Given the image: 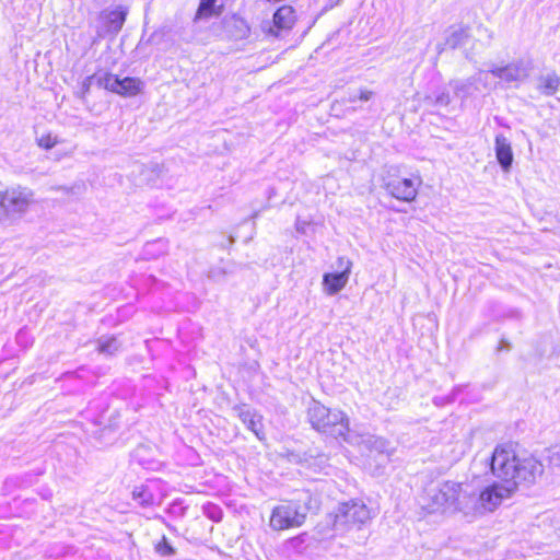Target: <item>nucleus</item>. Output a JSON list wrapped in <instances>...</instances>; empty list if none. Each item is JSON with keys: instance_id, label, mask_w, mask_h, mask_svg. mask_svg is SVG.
<instances>
[{"instance_id": "obj_23", "label": "nucleus", "mask_w": 560, "mask_h": 560, "mask_svg": "<svg viewBox=\"0 0 560 560\" xmlns=\"http://www.w3.org/2000/svg\"><path fill=\"white\" fill-rule=\"evenodd\" d=\"M234 272V264L221 261L220 265L213 266L208 271V278L213 281H221L226 275Z\"/></svg>"}, {"instance_id": "obj_36", "label": "nucleus", "mask_w": 560, "mask_h": 560, "mask_svg": "<svg viewBox=\"0 0 560 560\" xmlns=\"http://www.w3.org/2000/svg\"><path fill=\"white\" fill-rule=\"evenodd\" d=\"M26 337H27V332L25 330L21 329L16 334V341L19 343H22V342L27 343Z\"/></svg>"}, {"instance_id": "obj_21", "label": "nucleus", "mask_w": 560, "mask_h": 560, "mask_svg": "<svg viewBox=\"0 0 560 560\" xmlns=\"http://www.w3.org/2000/svg\"><path fill=\"white\" fill-rule=\"evenodd\" d=\"M424 103L434 107H446L451 102L450 92L445 88H439L425 95Z\"/></svg>"}, {"instance_id": "obj_41", "label": "nucleus", "mask_w": 560, "mask_h": 560, "mask_svg": "<svg viewBox=\"0 0 560 560\" xmlns=\"http://www.w3.org/2000/svg\"><path fill=\"white\" fill-rule=\"evenodd\" d=\"M300 229H303V225H300V226L298 225V226H296V230H298V231H300Z\"/></svg>"}, {"instance_id": "obj_15", "label": "nucleus", "mask_w": 560, "mask_h": 560, "mask_svg": "<svg viewBox=\"0 0 560 560\" xmlns=\"http://www.w3.org/2000/svg\"><path fill=\"white\" fill-rule=\"evenodd\" d=\"M494 151L497 161L502 171L509 172L512 167L514 156L510 140L502 133L495 136Z\"/></svg>"}, {"instance_id": "obj_8", "label": "nucleus", "mask_w": 560, "mask_h": 560, "mask_svg": "<svg viewBox=\"0 0 560 560\" xmlns=\"http://www.w3.org/2000/svg\"><path fill=\"white\" fill-rule=\"evenodd\" d=\"M97 84L98 86L124 97L138 95L144 86L143 82L139 78L126 77L120 79L118 75L109 72L98 77Z\"/></svg>"}, {"instance_id": "obj_14", "label": "nucleus", "mask_w": 560, "mask_h": 560, "mask_svg": "<svg viewBox=\"0 0 560 560\" xmlns=\"http://www.w3.org/2000/svg\"><path fill=\"white\" fill-rule=\"evenodd\" d=\"M488 73L480 71L477 75L470 77L464 81L454 82V92L457 96L465 100L474 94L478 90V84H482L485 89H489L488 85Z\"/></svg>"}, {"instance_id": "obj_4", "label": "nucleus", "mask_w": 560, "mask_h": 560, "mask_svg": "<svg viewBox=\"0 0 560 560\" xmlns=\"http://www.w3.org/2000/svg\"><path fill=\"white\" fill-rule=\"evenodd\" d=\"M307 419L313 429L332 436L346 440L349 432V419L338 409H329L317 400H313L307 408Z\"/></svg>"}, {"instance_id": "obj_27", "label": "nucleus", "mask_w": 560, "mask_h": 560, "mask_svg": "<svg viewBox=\"0 0 560 560\" xmlns=\"http://www.w3.org/2000/svg\"><path fill=\"white\" fill-rule=\"evenodd\" d=\"M155 552L161 557H172L176 553V549L170 544L168 539L163 536L154 547Z\"/></svg>"}, {"instance_id": "obj_18", "label": "nucleus", "mask_w": 560, "mask_h": 560, "mask_svg": "<svg viewBox=\"0 0 560 560\" xmlns=\"http://www.w3.org/2000/svg\"><path fill=\"white\" fill-rule=\"evenodd\" d=\"M537 89L545 96L555 95L560 86V77L555 72L541 74L537 79Z\"/></svg>"}, {"instance_id": "obj_42", "label": "nucleus", "mask_w": 560, "mask_h": 560, "mask_svg": "<svg viewBox=\"0 0 560 560\" xmlns=\"http://www.w3.org/2000/svg\"><path fill=\"white\" fill-rule=\"evenodd\" d=\"M300 229H303V225H300V226L298 225V226H296V230H298V231H300Z\"/></svg>"}, {"instance_id": "obj_1", "label": "nucleus", "mask_w": 560, "mask_h": 560, "mask_svg": "<svg viewBox=\"0 0 560 560\" xmlns=\"http://www.w3.org/2000/svg\"><path fill=\"white\" fill-rule=\"evenodd\" d=\"M492 475L515 490L522 482L534 483L542 475L544 466L532 455H518L511 444L498 445L490 459Z\"/></svg>"}, {"instance_id": "obj_26", "label": "nucleus", "mask_w": 560, "mask_h": 560, "mask_svg": "<svg viewBox=\"0 0 560 560\" xmlns=\"http://www.w3.org/2000/svg\"><path fill=\"white\" fill-rule=\"evenodd\" d=\"M201 509L203 515L211 520L212 522L219 523L222 521L223 510L221 509L220 505L212 502H207L202 505Z\"/></svg>"}, {"instance_id": "obj_19", "label": "nucleus", "mask_w": 560, "mask_h": 560, "mask_svg": "<svg viewBox=\"0 0 560 560\" xmlns=\"http://www.w3.org/2000/svg\"><path fill=\"white\" fill-rule=\"evenodd\" d=\"M132 499L142 508H150L154 504V494L149 486L140 485L133 488Z\"/></svg>"}, {"instance_id": "obj_28", "label": "nucleus", "mask_w": 560, "mask_h": 560, "mask_svg": "<svg viewBox=\"0 0 560 560\" xmlns=\"http://www.w3.org/2000/svg\"><path fill=\"white\" fill-rule=\"evenodd\" d=\"M462 386H455L451 394L447 395V396H441V397H435L433 399V402L436 405V406H445L447 404H452L456 400V397L457 395L462 392Z\"/></svg>"}, {"instance_id": "obj_12", "label": "nucleus", "mask_w": 560, "mask_h": 560, "mask_svg": "<svg viewBox=\"0 0 560 560\" xmlns=\"http://www.w3.org/2000/svg\"><path fill=\"white\" fill-rule=\"evenodd\" d=\"M233 410L236 412L237 417L246 425V428L250 430L257 436L258 440L261 441L265 439L261 416H259L254 409L245 405L235 406Z\"/></svg>"}, {"instance_id": "obj_3", "label": "nucleus", "mask_w": 560, "mask_h": 560, "mask_svg": "<svg viewBox=\"0 0 560 560\" xmlns=\"http://www.w3.org/2000/svg\"><path fill=\"white\" fill-rule=\"evenodd\" d=\"M317 509V500L310 492H303L298 500L275 506L270 515L269 526L273 530L299 527L304 524L307 513Z\"/></svg>"}, {"instance_id": "obj_17", "label": "nucleus", "mask_w": 560, "mask_h": 560, "mask_svg": "<svg viewBox=\"0 0 560 560\" xmlns=\"http://www.w3.org/2000/svg\"><path fill=\"white\" fill-rule=\"evenodd\" d=\"M295 22V12L290 5L280 7L273 14V26L279 31L292 28Z\"/></svg>"}, {"instance_id": "obj_31", "label": "nucleus", "mask_w": 560, "mask_h": 560, "mask_svg": "<svg viewBox=\"0 0 560 560\" xmlns=\"http://www.w3.org/2000/svg\"><path fill=\"white\" fill-rule=\"evenodd\" d=\"M342 0H325V3L323 8L319 11V15L324 14L325 12L331 10L336 5L340 4Z\"/></svg>"}, {"instance_id": "obj_37", "label": "nucleus", "mask_w": 560, "mask_h": 560, "mask_svg": "<svg viewBox=\"0 0 560 560\" xmlns=\"http://www.w3.org/2000/svg\"><path fill=\"white\" fill-rule=\"evenodd\" d=\"M511 349V345L509 341L502 339L500 341V345L498 346L497 350L498 351H502V350H510Z\"/></svg>"}, {"instance_id": "obj_40", "label": "nucleus", "mask_w": 560, "mask_h": 560, "mask_svg": "<svg viewBox=\"0 0 560 560\" xmlns=\"http://www.w3.org/2000/svg\"><path fill=\"white\" fill-rule=\"evenodd\" d=\"M165 526H166L171 532H173V533H177V529H176V528H175V526H173L172 524L167 523Z\"/></svg>"}, {"instance_id": "obj_29", "label": "nucleus", "mask_w": 560, "mask_h": 560, "mask_svg": "<svg viewBox=\"0 0 560 560\" xmlns=\"http://www.w3.org/2000/svg\"><path fill=\"white\" fill-rule=\"evenodd\" d=\"M165 249V242L163 240H156L152 243H148L144 247L145 255L149 256H155L159 253L164 252Z\"/></svg>"}, {"instance_id": "obj_9", "label": "nucleus", "mask_w": 560, "mask_h": 560, "mask_svg": "<svg viewBox=\"0 0 560 560\" xmlns=\"http://www.w3.org/2000/svg\"><path fill=\"white\" fill-rule=\"evenodd\" d=\"M338 267L342 269L339 272L325 273L323 277V285L325 291L330 294H337L348 282L352 262L343 257L338 258Z\"/></svg>"}, {"instance_id": "obj_2", "label": "nucleus", "mask_w": 560, "mask_h": 560, "mask_svg": "<svg viewBox=\"0 0 560 560\" xmlns=\"http://www.w3.org/2000/svg\"><path fill=\"white\" fill-rule=\"evenodd\" d=\"M466 499V492L462 485L454 481L430 485L424 489L420 499L421 508L428 513H444L447 511H460Z\"/></svg>"}, {"instance_id": "obj_20", "label": "nucleus", "mask_w": 560, "mask_h": 560, "mask_svg": "<svg viewBox=\"0 0 560 560\" xmlns=\"http://www.w3.org/2000/svg\"><path fill=\"white\" fill-rule=\"evenodd\" d=\"M228 27H233L234 30L230 31L231 36L234 39H244L249 35V26L247 25L246 21L242 18H238L236 15H233L228 22Z\"/></svg>"}, {"instance_id": "obj_34", "label": "nucleus", "mask_w": 560, "mask_h": 560, "mask_svg": "<svg viewBox=\"0 0 560 560\" xmlns=\"http://www.w3.org/2000/svg\"><path fill=\"white\" fill-rule=\"evenodd\" d=\"M93 80V77H86L82 83V92L83 94L88 93L91 88V82Z\"/></svg>"}, {"instance_id": "obj_33", "label": "nucleus", "mask_w": 560, "mask_h": 560, "mask_svg": "<svg viewBox=\"0 0 560 560\" xmlns=\"http://www.w3.org/2000/svg\"><path fill=\"white\" fill-rule=\"evenodd\" d=\"M372 96H373L372 91L362 90V91H360V95L358 96V98L362 102H368L371 100Z\"/></svg>"}, {"instance_id": "obj_5", "label": "nucleus", "mask_w": 560, "mask_h": 560, "mask_svg": "<svg viewBox=\"0 0 560 560\" xmlns=\"http://www.w3.org/2000/svg\"><path fill=\"white\" fill-rule=\"evenodd\" d=\"M371 520V510L361 500L342 502L336 512L329 515L334 530L340 535L352 529H361Z\"/></svg>"}, {"instance_id": "obj_32", "label": "nucleus", "mask_w": 560, "mask_h": 560, "mask_svg": "<svg viewBox=\"0 0 560 560\" xmlns=\"http://www.w3.org/2000/svg\"><path fill=\"white\" fill-rule=\"evenodd\" d=\"M38 144L42 147V148H45V149H51L55 144H56V141H54L50 136H47V137H42L39 140H38Z\"/></svg>"}, {"instance_id": "obj_22", "label": "nucleus", "mask_w": 560, "mask_h": 560, "mask_svg": "<svg viewBox=\"0 0 560 560\" xmlns=\"http://www.w3.org/2000/svg\"><path fill=\"white\" fill-rule=\"evenodd\" d=\"M469 38L468 28L459 27L453 30L446 37V46L451 49L459 48L467 44Z\"/></svg>"}, {"instance_id": "obj_35", "label": "nucleus", "mask_w": 560, "mask_h": 560, "mask_svg": "<svg viewBox=\"0 0 560 560\" xmlns=\"http://www.w3.org/2000/svg\"><path fill=\"white\" fill-rule=\"evenodd\" d=\"M26 337H27V332L25 330L21 329L16 334V341L19 343H22V342L27 343Z\"/></svg>"}, {"instance_id": "obj_24", "label": "nucleus", "mask_w": 560, "mask_h": 560, "mask_svg": "<svg viewBox=\"0 0 560 560\" xmlns=\"http://www.w3.org/2000/svg\"><path fill=\"white\" fill-rule=\"evenodd\" d=\"M120 343L117 338L112 337H102L98 339V351L104 354H114L119 350Z\"/></svg>"}, {"instance_id": "obj_25", "label": "nucleus", "mask_w": 560, "mask_h": 560, "mask_svg": "<svg viewBox=\"0 0 560 560\" xmlns=\"http://www.w3.org/2000/svg\"><path fill=\"white\" fill-rule=\"evenodd\" d=\"M188 506L182 498H176L166 508V513L173 518H183L186 515Z\"/></svg>"}, {"instance_id": "obj_38", "label": "nucleus", "mask_w": 560, "mask_h": 560, "mask_svg": "<svg viewBox=\"0 0 560 560\" xmlns=\"http://www.w3.org/2000/svg\"><path fill=\"white\" fill-rule=\"evenodd\" d=\"M155 520L160 521L162 524L166 525L168 522L165 520L164 516L162 515H155L154 516Z\"/></svg>"}, {"instance_id": "obj_6", "label": "nucleus", "mask_w": 560, "mask_h": 560, "mask_svg": "<svg viewBox=\"0 0 560 560\" xmlns=\"http://www.w3.org/2000/svg\"><path fill=\"white\" fill-rule=\"evenodd\" d=\"M515 490L503 483L493 482L477 493H466L464 505L459 506L460 512L466 515L483 514L494 511L504 499L509 498Z\"/></svg>"}, {"instance_id": "obj_30", "label": "nucleus", "mask_w": 560, "mask_h": 560, "mask_svg": "<svg viewBox=\"0 0 560 560\" xmlns=\"http://www.w3.org/2000/svg\"><path fill=\"white\" fill-rule=\"evenodd\" d=\"M306 538H307V534L306 533L300 534V535H298L295 537L290 538L287 541V546L290 549L300 550L302 548V545L305 544Z\"/></svg>"}, {"instance_id": "obj_13", "label": "nucleus", "mask_w": 560, "mask_h": 560, "mask_svg": "<svg viewBox=\"0 0 560 560\" xmlns=\"http://www.w3.org/2000/svg\"><path fill=\"white\" fill-rule=\"evenodd\" d=\"M127 16V11L122 7H117L113 10H106L101 14L102 28L105 33L117 34Z\"/></svg>"}, {"instance_id": "obj_7", "label": "nucleus", "mask_w": 560, "mask_h": 560, "mask_svg": "<svg viewBox=\"0 0 560 560\" xmlns=\"http://www.w3.org/2000/svg\"><path fill=\"white\" fill-rule=\"evenodd\" d=\"M33 201V192L27 188H12L0 192V221L24 213Z\"/></svg>"}, {"instance_id": "obj_11", "label": "nucleus", "mask_w": 560, "mask_h": 560, "mask_svg": "<svg viewBox=\"0 0 560 560\" xmlns=\"http://www.w3.org/2000/svg\"><path fill=\"white\" fill-rule=\"evenodd\" d=\"M487 73L500 79L508 85L518 83L527 77L526 69L522 62H511L503 67L493 66Z\"/></svg>"}, {"instance_id": "obj_16", "label": "nucleus", "mask_w": 560, "mask_h": 560, "mask_svg": "<svg viewBox=\"0 0 560 560\" xmlns=\"http://www.w3.org/2000/svg\"><path fill=\"white\" fill-rule=\"evenodd\" d=\"M218 0H200L195 22L219 18L223 11V4H217Z\"/></svg>"}, {"instance_id": "obj_39", "label": "nucleus", "mask_w": 560, "mask_h": 560, "mask_svg": "<svg viewBox=\"0 0 560 560\" xmlns=\"http://www.w3.org/2000/svg\"><path fill=\"white\" fill-rule=\"evenodd\" d=\"M375 444H378V445H380V447H384V446H385V444H386V441H385L384 439H377V440L375 441Z\"/></svg>"}, {"instance_id": "obj_10", "label": "nucleus", "mask_w": 560, "mask_h": 560, "mask_svg": "<svg viewBox=\"0 0 560 560\" xmlns=\"http://www.w3.org/2000/svg\"><path fill=\"white\" fill-rule=\"evenodd\" d=\"M386 191L401 201H412L417 196V187L412 179L399 176L389 177L385 182Z\"/></svg>"}]
</instances>
